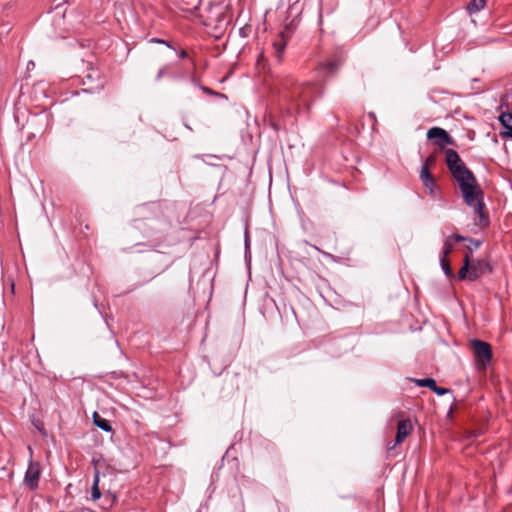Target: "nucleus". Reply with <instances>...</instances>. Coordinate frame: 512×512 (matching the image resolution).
I'll use <instances>...</instances> for the list:
<instances>
[{
  "label": "nucleus",
  "mask_w": 512,
  "mask_h": 512,
  "mask_svg": "<svg viewBox=\"0 0 512 512\" xmlns=\"http://www.w3.org/2000/svg\"><path fill=\"white\" fill-rule=\"evenodd\" d=\"M178 55H179V57H180V58H186V57H188V54H187V52H186L184 49H181V50L179 51Z\"/></svg>",
  "instance_id": "27"
},
{
  "label": "nucleus",
  "mask_w": 512,
  "mask_h": 512,
  "mask_svg": "<svg viewBox=\"0 0 512 512\" xmlns=\"http://www.w3.org/2000/svg\"><path fill=\"white\" fill-rule=\"evenodd\" d=\"M41 477V465L39 462L30 461L24 475V484L31 490L35 491L39 487Z\"/></svg>",
  "instance_id": "5"
},
{
  "label": "nucleus",
  "mask_w": 512,
  "mask_h": 512,
  "mask_svg": "<svg viewBox=\"0 0 512 512\" xmlns=\"http://www.w3.org/2000/svg\"><path fill=\"white\" fill-rule=\"evenodd\" d=\"M202 90L209 95L214 94V91L208 87H202Z\"/></svg>",
  "instance_id": "28"
},
{
  "label": "nucleus",
  "mask_w": 512,
  "mask_h": 512,
  "mask_svg": "<svg viewBox=\"0 0 512 512\" xmlns=\"http://www.w3.org/2000/svg\"><path fill=\"white\" fill-rule=\"evenodd\" d=\"M151 41L152 42H156V43H163V44H166L169 48H172V46L168 42H166L165 40L158 39V38H153Z\"/></svg>",
  "instance_id": "26"
},
{
  "label": "nucleus",
  "mask_w": 512,
  "mask_h": 512,
  "mask_svg": "<svg viewBox=\"0 0 512 512\" xmlns=\"http://www.w3.org/2000/svg\"><path fill=\"white\" fill-rule=\"evenodd\" d=\"M438 186L437 187H426V189L429 191V195L432 197V198H437L438 197Z\"/></svg>",
  "instance_id": "25"
},
{
  "label": "nucleus",
  "mask_w": 512,
  "mask_h": 512,
  "mask_svg": "<svg viewBox=\"0 0 512 512\" xmlns=\"http://www.w3.org/2000/svg\"><path fill=\"white\" fill-rule=\"evenodd\" d=\"M91 462L94 467V477H93V484H92V488H91V498H92V500L96 501V500L100 499L101 495H102L100 488H99V482H100L101 469L106 465V462L102 457H100V458L93 457Z\"/></svg>",
  "instance_id": "6"
},
{
  "label": "nucleus",
  "mask_w": 512,
  "mask_h": 512,
  "mask_svg": "<svg viewBox=\"0 0 512 512\" xmlns=\"http://www.w3.org/2000/svg\"><path fill=\"white\" fill-rule=\"evenodd\" d=\"M287 42L288 38L285 36L284 32H280L277 38L272 42L273 56L279 63L284 59Z\"/></svg>",
  "instance_id": "9"
},
{
  "label": "nucleus",
  "mask_w": 512,
  "mask_h": 512,
  "mask_svg": "<svg viewBox=\"0 0 512 512\" xmlns=\"http://www.w3.org/2000/svg\"><path fill=\"white\" fill-rule=\"evenodd\" d=\"M180 8L189 13L195 12L201 5L202 0H179Z\"/></svg>",
  "instance_id": "15"
},
{
  "label": "nucleus",
  "mask_w": 512,
  "mask_h": 512,
  "mask_svg": "<svg viewBox=\"0 0 512 512\" xmlns=\"http://www.w3.org/2000/svg\"><path fill=\"white\" fill-rule=\"evenodd\" d=\"M452 239L455 240L456 242H464V241L468 240V237H464V236H462L460 234H456V233L448 236L444 240L443 249H442V252H441L440 256L448 257L449 254L452 252V250H453Z\"/></svg>",
  "instance_id": "10"
},
{
  "label": "nucleus",
  "mask_w": 512,
  "mask_h": 512,
  "mask_svg": "<svg viewBox=\"0 0 512 512\" xmlns=\"http://www.w3.org/2000/svg\"><path fill=\"white\" fill-rule=\"evenodd\" d=\"M486 5V0H471L467 4V11L469 14H474L481 11Z\"/></svg>",
  "instance_id": "17"
},
{
  "label": "nucleus",
  "mask_w": 512,
  "mask_h": 512,
  "mask_svg": "<svg viewBox=\"0 0 512 512\" xmlns=\"http://www.w3.org/2000/svg\"><path fill=\"white\" fill-rule=\"evenodd\" d=\"M345 59L342 55H337L333 59L327 60L321 64V67L324 70H327L329 73H336L339 68L343 65Z\"/></svg>",
  "instance_id": "11"
},
{
  "label": "nucleus",
  "mask_w": 512,
  "mask_h": 512,
  "mask_svg": "<svg viewBox=\"0 0 512 512\" xmlns=\"http://www.w3.org/2000/svg\"><path fill=\"white\" fill-rule=\"evenodd\" d=\"M440 265L444 272V274L449 278H454L455 274L451 268L450 262L448 260V257H442L440 256Z\"/></svg>",
  "instance_id": "18"
},
{
  "label": "nucleus",
  "mask_w": 512,
  "mask_h": 512,
  "mask_svg": "<svg viewBox=\"0 0 512 512\" xmlns=\"http://www.w3.org/2000/svg\"><path fill=\"white\" fill-rule=\"evenodd\" d=\"M435 380L433 378L417 379L416 383L420 387H428L431 391L435 387Z\"/></svg>",
  "instance_id": "20"
},
{
  "label": "nucleus",
  "mask_w": 512,
  "mask_h": 512,
  "mask_svg": "<svg viewBox=\"0 0 512 512\" xmlns=\"http://www.w3.org/2000/svg\"><path fill=\"white\" fill-rule=\"evenodd\" d=\"M435 162H436V158H435V156H434V155H429V156L425 159V161H424V163H423L422 167H426L428 170H430V167H432V166L435 164Z\"/></svg>",
  "instance_id": "23"
},
{
  "label": "nucleus",
  "mask_w": 512,
  "mask_h": 512,
  "mask_svg": "<svg viewBox=\"0 0 512 512\" xmlns=\"http://www.w3.org/2000/svg\"><path fill=\"white\" fill-rule=\"evenodd\" d=\"M472 256L470 253L464 254L463 265L457 273V278L459 280H469L470 281V270H471Z\"/></svg>",
  "instance_id": "13"
},
{
  "label": "nucleus",
  "mask_w": 512,
  "mask_h": 512,
  "mask_svg": "<svg viewBox=\"0 0 512 512\" xmlns=\"http://www.w3.org/2000/svg\"><path fill=\"white\" fill-rule=\"evenodd\" d=\"M470 347L473 351L474 362L477 369L486 370L493 357L491 345L479 339H472L470 341Z\"/></svg>",
  "instance_id": "3"
},
{
  "label": "nucleus",
  "mask_w": 512,
  "mask_h": 512,
  "mask_svg": "<svg viewBox=\"0 0 512 512\" xmlns=\"http://www.w3.org/2000/svg\"><path fill=\"white\" fill-rule=\"evenodd\" d=\"M93 422L98 428H100L101 430H103L105 432L112 431V426H111L109 420L101 417L97 412H94V414H93Z\"/></svg>",
  "instance_id": "16"
},
{
  "label": "nucleus",
  "mask_w": 512,
  "mask_h": 512,
  "mask_svg": "<svg viewBox=\"0 0 512 512\" xmlns=\"http://www.w3.org/2000/svg\"><path fill=\"white\" fill-rule=\"evenodd\" d=\"M276 89L279 99L296 111L301 108L310 109L313 100L322 94V89L317 83L298 84L292 77L279 80Z\"/></svg>",
  "instance_id": "2"
},
{
  "label": "nucleus",
  "mask_w": 512,
  "mask_h": 512,
  "mask_svg": "<svg viewBox=\"0 0 512 512\" xmlns=\"http://www.w3.org/2000/svg\"><path fill=\"white\" fill-rule=\"evenodd\" d=\"M420 179L425 188L426 187H437V183H436L434 176L431 174L430 170H428L426 167H421Z\"/></svg>",
  "instance_id": "14"
},
{
  "label": "nucleus",
  "mask_w": 512,
  "mask_h": 512,
  "mask_svg": "<svg viewBox=\"0 0 512 512\" xmlns=\"http://www.w3.org/2000/svg\"><path fill=\"white\" fill-rule=\"evenodd\" d=\"M169 67H170L169 65H164L163 67H161L158 70L157 75H156L157 81L161 80L164 76L168 75Z\"/></svg>",
  "instance_id": "22"
},
{
  "label": "nucleus",
  "mask_w": 512,
  "mask_h": 512,
  "mask_svg": "<svg viewBox=\"0 0 512 512\" xmlns=\"http://www.w3.org/2000/svg\"><path fill=\"white\" fill-rule=\"evenodd\" d=\"M427 138L440 149L445 148L447 145H454L453 138L441 127L435 126L430 128L427 132Z\"/></svg>",
  "instance_id": "4"
},
{
  "label": "nucleus",
  "mask_w": 512,
  "mask_h": 512,
  "mask_svg": "<svg viewBox=\"0 0 512 512\" xmlns=\"http://www.w3.org/2000/svg\"><path fill=\"white\" fill-rule=\"evenodd\" d=\"M470 281H476L487 273L492 272V266L486 259H474L472 257Z\"/></svg>",
  "instance_id": "7"
},
{
  "label": "nucleus",
  "mask_w": 512,
  "mask_h": 512,
  "mask_svg": "<svg viewBox=\"0 0 512 512\" xmlns=\"http://www.w3.org/2000/svg\"><path fill=\"white\" fill-rule=\"evenodd\" d=\"M413 426L411 420L403 419L400 420L397 424V432L395 437V443L391 445L390 443L387 445L388 450L394 449V447L398 444H401L406 437L412 432Z\"/></svg>",
  "instance_id": "8"
},
{
  "label": "nucleus",
  "mask_w": 512,
  "mask_h": 512,
  "mask_svg": "<svg viewBox=\"0 0 512 512\" xmlns=\"http://www.w3.org/2000/svg\"><path fill=\"white\" fill-rule=\"evenodd\" d=\"M469 242V245L466 247V252L465 253H470V255L472 256V252L476 249H478L481 245H482V240H477V239H473V238H469L468 237V240Z\"/></svg>",
  "instance_id": "19"
},
{
  "label": "nucleus",
  "mask_w": 512,
  "mask_h": 512,
  "mask_svg": "<svg viewBox=\"0 0 512 512\" xmlns=\"http://www.w3.org/2000/svg\"><path fill=\"white\" fill-rule=\"evenodd\" d=\"M432 391L434 393H436L437 395H444L446 393H448L450 390L448 388H444V387H439L437 386V384L435 383V387L434 389H432Z\"/></svg>",
  "instance_id": "24"
},
{
  "label": "nucleus",
  "mask_w": 512,
  "mask_h": 512,
  "mask_svg": "<svg viewBox=\"0 0 512 512\" xmlns=\"http://www.w3.org/2000/svg\"><path fill=\"white\" fill-rule=\"evenodd\" d=\"M116 495L112 494V493H106L104 494V505H103V508L108 510L109 508H111L113 506V504L116 502Z\"/></svg>",
  "instance_id": "21"
},
{
  "label": "nucleus",
  "mask_w": 512,
  "mask_h": 512,
  "mask_svg": "<svg viewBox=\"0 0 512 512\" xmlns=\"http://www.w3.org/2000/svg\"><path fill=\"white\" fill-rule=\"evenodd\" d=\"M445 163L459 186L464 203L472 208L477 216L475 225L480 229L487 228L490 220L486 212L484 192L473 172L466 166L457 151L453 149L445 150Z\"/></svg>",
  "instance_id": "1"
},
{
  "label": "nucleus",
  "mask_w": 512,
  "mask_h": 512,
  "mask_svg": "<svg viewBox=\"0 0 512 512\" xmlns=\"http://www.w3.org/2000/svg\"><path fill=\"white\" fill-rule=\"evenodd\" d=\"M501 125L505 128V131L501 133L502 137L512 138V113L503 112L499 116Z\"/></svg>",
  "instance_id": "12"
}]
</instances>
